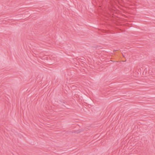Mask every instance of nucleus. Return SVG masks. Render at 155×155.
<instances>
[{
  "label": "nucleus",
  "mask_w": 155,
  "mask_h": 155,
  "mask_svg": "<svg viewBox=\"0 0 155 155\" xmlns=\"http://www.w3.org/2000/svg\"><path fill=\"white\" fill-rule=\"evenodd\" d=\"M92 47L95 48H97L98 47V46H94Z\"/></svg>",
  "instance_id": "nucleus-3"
},
{
  "label": "nucleus",
  "mask_w": 155,
  "mask_h": 155,
  "mask_svg": "<svg viewBox=\"0 0 155 155\" xmlns=\"http://www.w3.org/2000/svg\"><path fill=\"white\" fill-rule=\"evenodd\" d=\"M87 110V108L86 107H82L81 108V112L82 113L84 111H85L87 112L86 110Z\"/></svg>",
  "instance_id": "nucleus-1"
},
{
  "label": "nucleus",
  "mask_w": 155,
  "mask_h": 155,
  "mask_svg": "<svg viewBox=\"0 0 155 155\" xmlns=\"http://www.w3.org/2000/svg\"><path fill=\"white\" fill-rule=\"evenodd\" d=\"M81 132V130H76V131L75 132V133H77L78 134V133H79Z\"/></svg>",
  "instance_id": "nucleus-2"
},
{
  "label": "nucleus",
  "mask_w": 155,
  "mask_h": 155,
  "mask_svg": "<svg viewBox=\"0 0 155 155\" xmlns=\"http://www.w3.org/2000/svg\"><path fill=\"white\" fill-rule=\"evenodd\" d=\"M125 56V55H123V57H124V56Z\"/></svg>",
  "instance_id": "nucleus-4"
}]
</instances>
